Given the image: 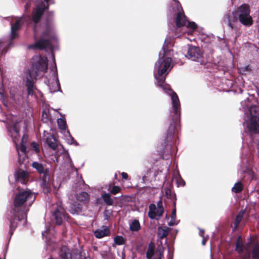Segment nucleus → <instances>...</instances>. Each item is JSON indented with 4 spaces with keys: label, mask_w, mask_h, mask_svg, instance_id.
I'll return each mask as SVG.
<instances>
[{
    "label": "nucleus",
    "mask_w": 259,
    "mask_h": 259,
    "mask_svg": "<svg viewBox=\"0 0 259 259\" xmlns=\"http://www.w3.org/2000/svg\"><path fill=\"white\" fill-rule=\"evenodd\" d=\"M27 6H28V4H26V7H25V8H26V9H27V7H28Z\"/></svg>",
    "instance_id": "50"
},
{
    "label": "nucleus",
    "mask_w": 259,
    "mask_h": 259,
    "mask_svg": "<svg viewBox=\"0 0 259 259\" xmlns=\"http://www.w3.org/2000/svg\"><path fill=\"white\" fill-rule=\"evenodd\" d=\"M156 208H158V210H159V211H158V213H161V212H163L164 209L163 208L162 202L161 200H159L157 203Z\"/></svg>",
    "instance_id": "38"
},
{
    "label": "nucleus",
    "mask_w": 259,
    "mask_h": 259,
    "mask_svg": "<svg viewBox=\"0 0 259 259\" xmlns=\"http://www.w3.org/2000/svg\"><path fill=\"white\" fill-rule=\"evenodd\" d=\"M23 23L22 18H12L11 19V39H14L18 35L17 30H19Z\"/></svg>",
    "instance_id": "13"
},
{
    "label": "nucleus",
    "mask_w": 259,
    "mask_h": 259,
    "mask_svg": "<svg viewBox=\"0 0 259 259\" xmlns=\"http://www.w3.org/2000/svg\"><path fill=\"white\" fill-rule=\"evenodd\" d=\"M15 179L17 184H25L28 181L29 174L22 169H18L15 173Z\"/></svg>",
    "instance_id": "17"
},
{
    "label": "nucleus",
    "mask_w": 259,
    "mask_h": 259,
    "mask_svg": "<svg viewBox=\"0 0 259 259\" xmlns=\"http://www.w3.org/2000/svg\"><path fill=\"white\" fill-rule=\"evenodd\" d=\"M175 179L178 187L185 186V182L180 177L179 174H178V175L175 177Z\"/></svg>",
    "instance_id": "34"
},
{
    "label": "nucleus",
    "mask_w": 259,
    "mask_h": 259,
    "mask_svg": "<svg viewBox=\"0 0 259 259\" xmlns=\"http://www.w3.org/2000/svg\"><path fill=\"white\" fill-rule=\"evenodd\" d=\"M52 59H53V61H55V57H54V56L53 55H52Z\"/></svg>",
    "instance_id": "48"
},
{
    "label": "nucleus",
    "mask_w": 259,
    "mask_h": 259,
    "mask_svg": "<svg viewBox=\"0 0 259 259\" xmlns=\"http://www.w3.org/2000/svg\"><path fill=\"white\" fill-rule=\"evenodd\" d=\"M244 214L243 211H240L236 216L235 222V225L237 226L241 222L242 220V219L243 218Z\"/></svg>",
    "instance_id": "37"
},
{
    "label": "nucleus",
    "mask_w": 259,
    "mask_h": 259,
    "mask_svg": "<svg viewBox=\"0 0 259 259\" xmlns=\"http://www.w3.org/2000/svg\"><path fill=\"white\" fill-rule=\"evenodd\" d=\"M52 76L46 81V83L49 88L50 92L54 93L60 91V85L56 67L52 69Z\"/></svg>",
    "instance_id": "11"
},
{
    "label": "nucleus",
    "mask_w": 259,
    "mask_h": 259,
    "mask_svg": "<svg viewBox=\"0 0 259 259\" xmlns=\"http://www.w3.org/2000/svg\"><path fill=\"white\" fill-rule=\"evenodd\" d=\"M48 259H53L52 257H50Z\"/></svg>",
    "instance_id": "53"
},
{
    "label": "nucleus",
    "mask_w": 259,
    "mask_h": 259,
    "mask_svg": "<svg viewBox=\"0 0 259 259\" xmlns=\"http://www.w3.org/2000/svg\"><path fill=\"white\" fill-rule=\"evenodd\" d=\"M57 124L59 129L61 131L62 133L68 131L67 130L66 122L64 118H60L57 119Z\"/></svg>",
    "instance_id": "26"
},
{
    "label": "nucleus",
    "mask_w": 259,
    "mask_h": 259,
    "mask_svg": "<svg viewBox=\"0 0 259 259\" xmlns=\"http://www.w3.org/2000/svg\"><path fill=\"white\" fill-rule=\"evenodd\" d=\"M47 3H50V4H54V0H44Z\"/></svg>",
    "instance_id": "43"
},
{
    "label": "nucleus",
    "mask_w": 259,
    "mask_h": 259,
    "mask_svg": "<svg viewBox=\"0 0 259 259\" xmlns=\"http://www.w3.org/2000/svg\"><path fill=\"white\" fill-rule=\"evenodd\" d=\"M0 259H2V258L0 257Z\"/></svg>",
    "instance_id": "54"
},
{
    "label": "nucleus",
    "mask_w": 259,
    "mask_h": 259,
    "mask_svg": "<svg viewBox=\"0 0 259 259\" xmlns=\"http://www.w3.org/2000/svg\"><path fill=\"white\" fill-rule=\"evenodd\" d=\"M121 176H122V177L123 179H125V180L128 179V175H127V173L124 172H122L121 173Z\"/></svg>",
    "instance_id": "42"
},
{
    "label": "nucleus",
    "mask_w": 259,
    "mask_h": 259,
    "mask_svg": "<svg viewBox=\"0 0 259 259\" xmlns=\"http://www.w3.org/2000/svg\"><path fill=\"white\" fill-rule=\"evenodd\" d=\"M5 89L4 87V78L3 75L0 78V96L1 99L4 101L5 99Z\"/></svg>",
    "instance_id": "31"
},
{
    "label": "nucleus",
    "mask_w": 259,
    "mask_h": 259,
    "mask_svg": "<svg viewBox=\"0 0 259 259\" xmlns=\"http://www.w3.org/2000/svg\"><path fill=\"white\" fill-rule=\"evenodd\" d=\"M59 255L60 259H72L70 251L66 246L60 247Z\"/></svg>",
    "instance_id": "21"
},
{
    "label": "nucleus",
    "mask_w": 259,
    "mask_h": 259,
    "mask_svg": "<svg viewBox=\"0 0 259 259\" xmlns=\"http://www.w3.org/2000/svg\"><path fill=\"white\" fill-rule=\"evenodd\" d=\"M202 56V52L199 47L190 46L188 50L187 57L194 61H198Z\"/></svg>",
    "instance_id": "14"
},
{
    "label": "nucleus",
    "mask_w": 259,
    "mask_h": 259,
    "mask_svg": "<svg viewBox=\"0 0 259 259\" xmlns=\"http://www.w3.org/2000/svg\"><path fill=\"white\" fill-rule=\"evenodd\" d=\"M35 196L30 190L19 189L14 199L13 207L9 218L10 234L12 235L18 223L24 225L26 223V213L28 207L35 200Z\"/></svg>",
    "instance_id": "3"
},
{
    "label": "nucleus",
    "mask_w": 259,
    "mask_h": 259,
    "mask_svg": "<svg viewBox=\"0 0 259 259\" xmlns=\"http://www.w3.org/2000/svg\"><path fill=\"white\" fill-rule=\"evenodd\" d=\"M175 122L176 121L174 120L170 122L166 132V137L164 140V144H168L169 143L172 142L175 132Z\"/></svg>",
    "instance_id": "19"
},
{
    "label": "nucleus",
    "mask_w": 259,
    "mask_h": 259,
    "mask_svg": "<svg viewBox=\"0 0 259 259\" xmlns=\"http://www.w3.org/2000/svg\"><path fill=\"white\" fill-rule=\"evenodd\" d=\"M31 146L33 148V149L34 150V151L36 152V153H38L39 152V147H38V145L35 143V142H33L31 143Z\"/></svg>",
    "instance_id": "40"
},
{
    "label": "nucleus",
    "mask_w": 259,
    "mask_h": 259,
    "mask_svg": "<svg viewBox=\"0 0 259 259\" xmlns=\"http://www.w3.org/2000/svg\"><path fill=\"white\" fill-rule=\"evenodd\" d=\"M238 16L236 14V9L232 12H228L223 17V22L227 24L232 30L235 28L238 23Z\"/></svg>",
    "instance_id": "12"
},
{
    "label": "nucleus",
    "mask_w": 259,
    "mask_h": 259,
    "mask_svg": "<svg viewBox=\"0 0 259 259\" xmlns=\"http://www.w3.org/2000/svg\"><path fill=\"white\" fill-rule=\"evenodd\" d=\"M163 253V248L162 247L157 248L154 251L153 247L149 246L146 253V257L147 259H161Z\"/></svg>",
    "instance_id": "16"
},
{
    "label": "nucleus",
    "mask_w": 259,
    "mask_h": 259,
    "mask_svg": "<svg viewBox=\"0 0 259 259\" xmlns=\"http://www.w3.org/2000/svg\"><path fill=\"white\" fill-rule=\"evenodd\" d=\"M145 178V176L143 177V180H144Z\"/></svg>",
    "instance_id": "51"
},
{
    "label": "nucleus",
    "mask_w": 259,
    "mask_h": 259,
    "mask_svg": "<svg viewBox=\"0 0 259 259\" xmlns=\"http://www.w3.org/2000/svg\"><path fill=\"white\" fill-rule=\"evenodd\" d=\"M251 70V69L249 65L242 66L238 68V71L239 73L242 74H246L247 73L250 72Z\"/></svg>",
    "instance_id": "32"
},
{
    "label": "nucleus",
    "mask_w": 259,
    "mask_h": 259,
    "mask_svg": "<svg viewBox=\"0 0 259 259\" xmlns=\"http://www.w3.org/2000/svg\"><path fill=\"white\" fill-rule=\"evenodd\" d=\"M168 191H169V190H167L166 191V195H167V194H168Z\"/></svg>",
    "instance_id": "49"
},
{
    "label": "nucleus",
    "mask_w": 259,
    "mask_h": 259,
    "mask_svg": "<svg viewBox=\"0 0 259 259\" xmlns=\"http://www.w3.org/2000/svg\"><path fill=\"white\" fill-rule=\"evenodd\" d=\"M49 231H50V230H49V229H47L45 232H42V235L44 236H45V234L46 233H48V232Z\"/></svg>",
    "instance_id": "46"
},
{
    "label": "nucleus",
    "mask_w": 259,
    "mask_h": 259,
    "mask_svg": "<svg viewBox=\"0 0 259 259\" xmlns=\"http://www.w3.org/2000/svg\"><path fill=\"white\" fill-rule=\"evenodd\" d=\"M169 228L167 227H160L158 228L157 236L159 239H163L167 236L169 232Z\"/></svg>",
    "instance_id": "23"
},
{
    "label": "nucleus",
    "mask_w": 259,
    "mask_h": 259,
    "mask_svg": "<svg viewBox=\"0 0 259 259\" xmlns=\"http://www.w3.org/2000/svg\"><path fill=\"white\" fill-rule=\"evenodd\" d=\"M48 69L47 57L39 55L32 59V68L26 72V85L28 95H32L34 91V80L42 76Z\"/></svg>",
    "instance_id": "4"
},
{
    "label": "nucleus",
    "mask_w": 259,
    "mask_h": 259,
    "mask_svg": "<svg viewBox=\"0 0 259 259\" xmlns=\"http://www.w3.org/2000/svg\"><path fill=\"white\" fill-rule=\"evenodd\" d=\"M49 9V6H43L42 4L36 7V11L33 15V22L35 24L34 27V37L35 42L28 46V49L42 50L54 49L53 44L57 41L58 38L54 26L52 17L53 14H50L45 23L39 26L38 22L44 13L45 10Z\"/></svg>",
    "instance_id": "2"
},
{
    "label": "nucleus",
    "mask_w": 259,
    "mask_h": 259,
    "mask_svg": "<svg viewBox=\"0 0 259 259\" xmlns=\"http://www.w3.org/2000/svg\"><path fill=\"white\" fill-rule=\"evenodd\" d=\"M62 154L63 155L64 158L66 162H70V164L72 163L71 158L67 151L62 148Z\"/></svg>",
    "instance_id": "35"
},
{
    "label": "nucleus",
    "mask_w": 259,
    "mask_h": 259,
    "mask_svg": "<svg viewBox=\"0 0 259 259\" xmlns=\"http://www.w3.org/2000/svg\"><path fill=\"white\" fill-rule=\"evenodd\" d=\"M102 197L104 201V202L107 205H112L114 201L111 198V196L109 193H104L102 195Z\"/></svg>",
    "instance_id": "29"
},
{
    "label": "nucleus",
    "mask_w": 259,
    "mask_h": 259,
    "mask_svg": "<svg viewBox=\"0 0 259 259\" xmlns=\"http://www.w3.org/2000/svg\"><path fill=\"white\" fill-rule=\"evenodd\" d=\"M158 211H159L158 208H156L154 204H150L149 206L148 217L151 219L159 220L163 212L160 213Z\"/></svg>",
    "instance_id": "18"
},
{
    "label": "nucleus",
    "mask_w": 259,
    "mask_h": 259,
    "mask_svg": "<svg viewBox=\"0 0 259 259\" xmlns=\"http://www.w3.org/2000/svg\"><path fill=\"white\" fill-rule=\"evenodd\" d=\"M203 233H204V231L203 230H200V235L202 237H203Z\"/></svg>",
    "instance_id": "45"
},
{
    "label": "nucleus",
    "mask_w": 259,
    "mask_h": 259,
    "mask_svg": "<svg viewBox=\"0 0 259 259\" xmlns=\"http://www.w3.org/2000/svg\"><path fill=\"white\" fill-rule=\"evenodd\" d=\"M32 166L33 168L36 169L39 174L42 175L41 177V187L42 188L45 193L49 192L50 190V171L49 168L37 161L33 162L32 163Z\"/></svg>",
    "instance_id": "8"
},
{
    "label": "nucleus",
    "mask_w": 259,
    "mask_h": 259,
    "mask_svg": "<svg viewBox=\"0 0 259 259\" xmlns=\"http://www.w3.org/2000/svg\"><path fill=\"white\" fill-rule=\"evenodd\" d=\"M110 233L109 228L107 226H103L101 228L95 231L94 235L97 238H101L108 236Z\"/></svg>",
    "instance_id": "20"
},
{
    "label": "nucleus",
    "mask_w": 259,
    "mask_h": 259,
    "mask_svg": "<svg viewBox=\"0 0 259 259\" xmlns=\"http://www.w3.org/2000/svg\"><path fill=\"white\" fill-rule=\"evenodd\" d=\"M80 210V207L79 204L76 205L75 206L74 204H71V208H70V212L72 214H74L75 213L78 212Z\"/></svg>",
    "instance_id": "36"
},
{
    "label": "nucleus",
    "mask_w": 259,
    "mask_h": 259,
    "mask_svg": "<svg viewBox=\"0 0 259 259\" xmlns=\"http://www.w3.org/2000/svg\"><path fill=\"white\" fill-rule=\"evenodd\" d=\"M259 245V244L257 243V244H254V245Z\"/></svg>",
    "instance_id": "52"
},
{
    "label": "nucleus",
    "mask_w": 259,
    "mask_h": 259,
    "mask_svg": "<svg viewBox=\"0 0 259 259\" xmlns=\"http://www.w3.org/2000/svg\"><path fill=\"white\" fill-rule=\"evenodd\" d=\"M46 143L49 147L53 150H55L57 147V143L55 138L52 135H49L46 138Z\"/></svg>",
    "instance_id": "22"
},
{
    "label": "nucleus",
    "mask_w": 259,
    "mask_h": 259,
    "mask_svg": "<svg viewBox=\"0 0 259 259\" xmlns=\"http://www.w3.org/2000/svg\"><path fill=\"white\" fill-rule=\"evenodd\" d=\"M176 6L177 10L175 12L176 15L175 21L176 25L178 27H181L187 24V27L191 30L192 31H194L197 28V24L194 22H188L187 18L184 14L182 8L179 2H176Z\"/></svg>",
    "instance_id": "9"
},
{
    "label": "nucleus",
    "mask_w": 259,
    "mask_h": 259,
    "mask_svg": "<svg viewBox=\"0 0 259 259\" xmlns=\"http://www.w3.org/2000/svg\"><path fill=\"white\" fill-rule=\"evenodd\" d=\"M120 191V188L118 186H114L111 190V193L115 195Z\"/></svg>",
    "instance_id": "39"
},
{
    "label": "nucleus",
    "mask_w": 259,
    "mask_h": 259,
    "mask_svg": "<svg viewBox=\"0 0 259 259\" xmlns=\"http://www.w3.org/2000/svg\"><path fill=\"white\" fill-rule=\"evenodd\" d=\"M243 189V185L240 182L236 183L232 188V191L233 192L238 193L240 192Z\"/></svg>",
    "instance_id": "30"
},
{
    "label": "nucleus",
    "mask_w": 259,
    "mask_h": 259,
    "mask_svg": "<svg viewBox=\"0 0 259 259\" xmlns=\"http://www.w3.org/2000/svg\"><path fill=\"white\" fill-rule=\"evenodd\" d=\"M42 120L44 122H46L49 120L47 114L45 112H43L42 114Z\"/></svg>",
    "instance_id": "41"
},
{
    "label": "nucleus",
    "mask_w": 259,
    "mask_h": 259,
    "mask_svg": "<svg viewBox=\"0 0 259 259\" xmlns=\"http://www.w3.org/2000/svg\"><path fill=\"white\" fill-rule=\"evenodd\" d=\"M250 12L249 7L247 4H242L236 9V14L238 16V20L242 25L250 26L253 24Z\"/></svg>",
    "instance_id": "10"
},
{
    "label": "nucleus",
    "mask_w": 259,
    "mask_h": 259,
    "mask_svg": "<svg viewBox=\"0 0 259 259\" xmlns=\"http://www.w3.org/2000/svg\"><path fill=\"white\" fill-rule=\"evenodd\" d=\"M172 47V43L170 39L166 38L162 47V51L159 53V59L155 63L154 75L157 80V85L170 97L172 108L175 114V118L177 121L180 112V101L176 93L170 89L168 84L165 83V77L173 67L171 59L173 56Z\"/></svg>",
    "instance_id": "1"
},
{
    "label": "nucleus",
    "mask_w": 259,
    "mask_h": 259,
    "mask_svg": "<svg viewBox=\"0 0 259 259\" xmlns=\"http://www.w3.org/2000/svg\"><path fill=\"white\" fill-rule=\"evenodd\" d=\"M62 133L64 135L65 140L68 144H74L75 145H78V143L74 140L73 138L70 135L69 131H65V132Z\"/></svg>",
    "instance_id": "24"
},
{
    "label": "nucleus",
    "mask_w": 259,
    "mask_h": 259,
    "mask_svg": "<svg viewBox=\"0 0 259 259\" xmlns=\"http://www.w3.org/2000/svg\"><path fill=\"white\" fill-rule=\"evenodd\" d=\"M246 102H248V99L245 100L244 102L241 103L242 108L244 112L248 109L250 115V118L249 120H246L243 122V126L245 130L254 133H259V117L255 115L257 110V107L255 106H250L248 105L245 106L244 104Z\"/></svg>",
    "instance_id": "7"
},
{
    "label": "nucleus",
    "mask_w": 259,
    "mask_h": 259,
    "mask_svg": "<svg viewBox=\"0 0 259 259\" xmlns=\"http://www.w3.org/2000/svg\"><path fill=\"white\" fill-rule=\"evenodd\" d=\"M130 228L132 231L137 232L141 228V225L139 221L135 220L130 224Z\"/></svg>",
    "instance_id": "28"
},
{
    "label": "nucleus",
    "mask_w": 259,
    "mask_h": 259,
    "mask_svg": "<svg viewBox=\"0 0 259 259\" xmlns=\"http://www.w3.org/2000/svg\"><path fill=\"white\" fill-rule=\"evenodd\" d=\"M235 250L242 255V259H259V245L252 246L250 242L244 245L241 236L237 238Z\"/></svg>",
    "instance_id": "6"
},
{
    "label": "nucleus",
    "mask_w": 259,
    "mask_h": 259,
    "mask_svg": "<svg viewBox=\"0 0 259 259\" xmlns=\"http://www.w3.org/2000/svg\"><path fill=\"white\" fill-rule=\"evenodd\" d=\"M114 242L116 245H121L125 243V239L122 236L118 235L114 237Z\"/></svg>",
    "instance_id": "33"
},
{
    "label": "nucleus",
    "mask_w": 259,
    "mask_h": 259,
    "mask_svg": "<svg viewBox=\"0 0 259 259\" xmlns=\"http://www.w3.org/2000/svg\"><path fill=\"white\" fill-rule=\"evenodd\" d=\"M110 188H111V186L110 185H108V190H110Z\"/></svg>",
    "instance_id": "47"
},
{
    "label": "nucleus",
    "mask_w": 259,
    "mask_h": 259,
    "mask_svg": "<svg viewBox=\"0 0 259 259\" xmlns=\"http://www.w3.org/2000/svg\"><path fill=\"white\" fill-rule=\"evenodd\" d=\"M89 195L85 192L79 193L77 196V200L78 201L82 203H85L89 200Z\"/></svg>",
    "instance_id": "25"
},
{
    "label": "nucleus",
    "mask_w": 259,
    "mask_h": 259,
    "mask_svg": "<svg viewBox=\"0 0 259 259\" xmlns=\"http://www.w3.org/2000/svg\"><path fill=\"white\" fill-rule=\"evenodd\" d=\"M203 240L202 241V244L203 245H204L205 244V243H206V240L204 239V237H203Z\"/></svg>",
    "instance_id": "44"
},
{
    "label": "nucleus",
    "mask_w": 259,
    "mask_h": 259,
    "mask_svg": "<svg viewBox=\"0 0 259 259\" xmlns=\"http://www.w3.org/2000/svg\"><path fill=\"white\" fill-rule=\"evenodd\" d=\"M18 122L13 120L10 123L7 124L6 127L9 131L14 143L16 145L18 154V160L20 164H22L26 155V144L28 139V136L24 135L21 139V145L19 146L17 142L20 137V126Z\"/></svg>",
    "instance_id": "5"
},
{
    "label": "nucleus",
    "mask_w": 259,
    "mask_h": 259,
    "mask_svg": "<svg viewBox=\"0 0 259 259\" xmlns=\"http://www.w3.org/2000/svg\"><path fill=\"white\" fill-rule=\"evenodd\" d=\"M55 211L53 213V215L56 220L57 225H61L63 219L66 218L65 212L61 205L57 204Z\"/></svg>",
    "instance_id": "15"
},
{
    "label": "nucleus",
    "mask_w": 259,
    "mask_h": 259,
    "mask_svg": "<svg viewBox=\"0 0 259 259\" xmlns=\"http://www.w3.org/2000/svg\"><path fill=\"white\" fill-rule=\"evenodd\" d=\"M175 208L173 209L171 217L170 220L168 222V225L170 226L178 224V222L176 220V203L174 202Z\"/></svg>",
    "instance_id": "27"
}]
</instances>
